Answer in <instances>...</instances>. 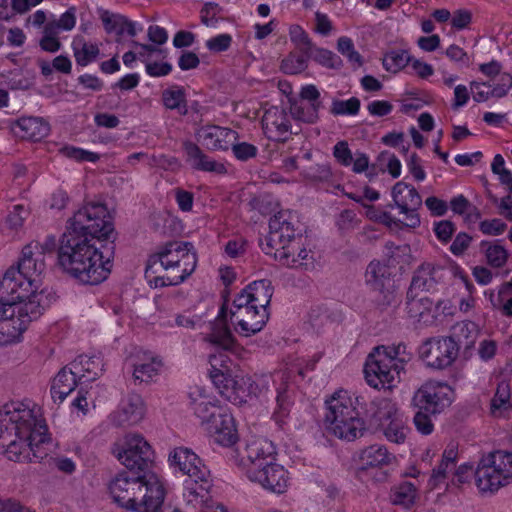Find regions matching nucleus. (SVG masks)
I'll list each match as a JSON object with an SVG mask.
<instances>
[{
	"mask_svg": "<svg viewBox=\"0 0 512 512\" xmlns=\"http://www.w3.org/2000/svg\"><path fill=\"white\" fill-rule=\"evenodd\" d=\"M115 240L114 224L106 205L87 203L67 222L59 240L58 265L80 283L97 285L111 272Z\"/></svg>",
	"mask_w": 512,
	"mask_h": 512,
	"instance_id": "f257e3e1",
	"label": "nucleus"
},
{
	"mask_svg": "<svg viewBox=\"0 0 512 512\" xmlns=\"http://www.w3.org/2000/svg\"><path fill=\"white\" fill-rule=\"evenodd\" d=\"M362 395L352 397L348 391L334 392L325 401L324 426L328 433L345 441H354L367 431L366 419L371 420L374 408Z\"/></svg>",
	"mask_w": 512,
	"mask_h": 512,
	"instance_id": "f03ea898",
	"label": "nucleus"
},
{
	"mask_svg": "<svg viewBox=\"0 0 512 512\" xmlns=\"http://www.w3.org/2000/svg\"><path fill=\"white\" fill-rule=\"evenodd\" d=\"M197 261V253L191 242L169 241L149 257L146 275L156 288L176 286L195 271Z\"/></svg>",
	"mask_w": 512,
	"mask_h": 512,
	"instance_id": "7ed1b4c3",
	"label": "nucleus"
},
{
	"mask_svg": "<svg viewBox=\"0 0 512 512\" xmlns=\"http://www.w3.org/2000/svg\"><path fill=\"white\" fill-rule=\"evenodd\" d=\"M168 463L186 477L183 485L188 501L204 503L211 487V479L210 470L203 460L191 448L178 446L169 452Z\"/></svg>",
	"mask_w": 512,
	"mask_h": 512,
	"instance_id": "20e7f679",
	"label": "nucleus"
},
{
	"mask_svg": "<svg viewBox=\"0 0 512 512\" xmlns=\"http://www.w3.org/2000/svg\"><path fill=\"white\" fill-rule=\"evenodd\" d=\"M29 430L7 440L0 453L14 462H37L44 459L47 451L41 445L48 441L45 421L35 416V425H30Z\"/></svg>",
	"mask_w": 512,
	"mask_h": 512,
	"instance_id": "39448f33",
	"label": "nucleus"
},
{
	"mask_svg": "<svg viewBox=\"0 0 512 512\" xmlns=\"http://www.w3.org/2000/svg\"><path fill=\"white\" fill-rule=\"evenodd\" d=\"M476 486L482 494H493L512 482V453L494 451L483 456L474 472Z\"/></svg>",
	"mask_w": 512,
	"mask_h": 512,
	"instance_id": "423d86ee",
	"label": "nucleus"
},
{
	"mask_svg": "<svg viewBox=\"0 0 512 512\" xmlns=\"http://www.w3.org/2000/svg\"><path fill=\"white\" fill-rule=\"evenodd\" d=\"M405 363L406 359L392 358L384 346L375 347L364 365L365 379L373 388H391L395 381H399Z\"/></svg>",
	"mask_w": 512,
	"mask_h": 512,
	"instance_id": "0eeeda50",
	"label": "nucleus"
},
{
	"mask_svg": "<svg viewBox=\"0 0 512 512\" xmlns=\"http://www.w3.org/2000/svg\"><path fill=\"white\" fill-rule=\"evenodd\" d=\"M370 406L374 408L371 422L378 424L389 442L403 444L410 433V428L397 403L388 398H380L371 401Z\"/></svg>",
	"mask_w": 512,
	"mask_h": 512,
	"instance_id": "6e6552de",
	"label": "nucleus"
},
{
	"mask_svg": "<svg viewBox=\"0 0 512 512\" xmlns=\"http://www.w3.org/2000/svg\"><path fill=\"white\" fill-rule=\"evenodd\" d=\"M269 234L260 241L262 251L271 255L277 248L294 243L297 235H301L302 223L297 212L282 210L269 221Z\"/></svg>",
	"mask_w": 512,
	"mask_h": 512,
	"instance_id": "1a4fd4ad",
	"label": "nucleus"
},
{
	"mask_svg": "<svg viewBox=\"0 0 512 512\" xmlns=\"http://www.w3.org/2000/svg\"><path fill=\"white\" fill-rule=\"evenodd\" d=\"M113 454L131 473L148 476L153 452L141 435H127L123 446L114 448Z\"/></svg>",
	"mask_w": 512,
	"mask_h": 512,
	"instance_id": "9d476101",
	"label": "nucleus"
},
{
	"mask_svg": "<svg viewBox=\"0 0 512 512\" xmlns=\"http://www.w3.org/2000/svg\"><path fill=\"white\" fill-rule=\"evenodd\" d=\"M30 425H35V415L22 403L11 402L0 408V451L11 437L30 431Z\"/></svg>",
	"mask_w": 512,
	"mask_h": 512,
	"instance_id": "9b49d317",
	"label": "nucleus"
},
{
	"mask_svg": "<svg viewBox=\"0 0 512 512\" xmlns=\"http://www.w3.org/2000/svg\"><path fill=\"white\" fill-rule=\"evenodd\" d=\"M146 477L141 474L130 476L128 472L117 474L108 486L114 502L121 507L134 511L137 500L144 491Z\"/></svg>",
	"mask_w": 512,
	"mask_h": 512,
	"instance_id": "f8f14e48",
	"label": "nucleus"
},
{
	"mask_svg": "<svg viewBox=\"0 0 512 512\" xmlns=\"http://www.w3.org/2000/svg\"><path fill=\"white\" fill-rule=\"evenodd\" d=\"M453 390L443 382L429 381L415 393L414 401L419 409L431 415L442 413L452 403Z\"/></svg>",
	"mask_w": 512,
	"mask_h": 512,
	"instance_id": "ddd939ff",
	"label": "nucleus"
},
{
	"mask_svg": "<svg viewBox=\"0 0 512 512\" xmlns=\"http://www.w3.org/2000/svg\"><path fill=\"white\" fill-rule=\"evenodd\" d=\"M419 354L426 366L438 370L450 367L459 356L454 342L447 336L427 339L420 346Z\"/></svg>",
	"mask_w": 512,
	"mask_h": 512,
	"instance_id": "4468645a",
	"label": "nucleus"
},
{
	"mask_svg": "<svg viewBox=\"0 0 512 512\" xmlns=\"http://www.w3.org/2000/svg\"><path fill=\"white\" fill-rule=\"evenodd\" d=\"M394 205L400 213L405 215V227L416 228L420 225V217L417 213L422 205V199L418 191L405 182L399 181L392 188Z\"/></svg>",
	"mask_w": 512,
	"mask_h": 512,
	"instance_id": "2eb2a0df",
	"label": "nucleus"
},
{
	"mask_svg": "<svg viewBox=\"0 0 512 512\" xmlns=\"http://www.w3.org/2000/svg\"><path fill=\"white\" fill-rule=\"evenodd\" d=\"M276 450L271 441L266 438H256L246 444L241 464L246 469L247 476L250 469H262L266 464L275 461Z\"/></svg>",
	"mask_w": 512,
	"mask_h": 512,
	"instance_id": "dca6fc26",
	"label": "nucleus"
},
{
	"mask_svg": "<svg viewBox=\"0 0 512 512\" xmlns=\"http://www.w3.org/2000/svg\"><path fill=\"white\" fill-rule=\"evenodd\" d=\"M33 288L31 282L25 281L17 274L15 267H10L0 279V304L4 306L15 305L19 300L31 296Z\"/></svg>",
	"mask_w": 512,
	"mask_h": 512,
	"instance_id": "f3484780",
	"label": "nucleus"
},
{
	"mask_svg": "<svg viewBox=\"0 0 512 512\" xmlns=\"http://www.w3.org/2000/svg\"><path fill=\"white\" fill-rule=\"evenodd\" d=\"M238 137L235 130L217 125H205L196 132L197 141L210 151H227Z\"/></svg>",
	"mask_w": 512,
	"mask_h": 512,
	"instance_id": "a211bd4d",
	"label": "nucleus"
},
{
	"mask_svg": "<svg viewBox=\"0 0 512 512\" xmlns=\"http://www.w3.org/2000/svg\"><path fill=\"white\" fill-rule=\"evenodd\" d=\"M443 278V270L430 263L421 264L415 271L407 292V298L412 304L419 292H430L437 289Z\"/></svg>",
	"mask_w": 512,
	"mask_h": 512,
	"instance_id": "6ab92c4d",
	"label": "nucleus"
},
{
	"mask_svg": "<svg viewBox=\"0 0 512 512\" xmlns=\"http://www.w3.org/2000/svg\"><path fill=\"white\" fill-rule=\"evenodd\" d=\"M269 319V313L266 309H258L250 306L248 310H240L231 313V323L235 331L244 337L252 336L260 332Z\"/></svg>",
	"mask_w": 512,
	"mask_h": 512,
	"instance_id": "aec40b11",
	"label": "nucleus"
},
{
	"mask_svg": "<svg viewBox=\"0 0 512 512\" xmlns=\"http://www.w3.org/2000/svg\"><path fill=\"white\" fill-rule=\"evenodd\" d=\"M227 304L228 300L225 298L207 340L225 351L238 354L242 347L237 344L227 324Z\"/></svg>",
	"mask_w": 512,
	"mask_h": 512,
	"instance_id": "412c9836",
	"label": "nucleus"
},
{
	"mask_svg": "<svg viewBox=\"0 0 512 512\" xmlns=\"http://www.w3.org/2000/svg\"><path fill=\"white\" fill-rule=\"evenodd\" d=\"M248 478L275 493H283L287 487L288 480L287 471L275 462L266 464L262 469H250Z\"/></svg>",
	"mask_w": 512,
	"mask_h": 512,
	"instance_id": "4be33fe9",
	"label": "nucleus"
},
{
	"mask_svg": "<svg viewBox=\"0 0 512 512\" xmlns=\"http://www.w3.org/2000/svg\"><path fill=\"white\" fill-rule=\"evenodd\" d=\"M479 336V329L472 321H461L454 324L447 338L454 342L458 355L468 360L474 351L475 343Z\"/></svg>",
	"mask_w": 512,
	"mask_h": 512,
	"instance_id": "5701e85b",
	"label": "nucleus"
},
{
	"mask_svg": "<svg viewBox=\"0 0 512 512\" xmlns=\"http://www.w3.org/2000/svg\"><path fill=\"white\" fill-rule=\"evenodd\" d=\"M36 245L27 244L23 247L21 257L17 263L15 270L25 281L31 282V287L36 286L39 276L46 268L45 260L42 256H38V252L34 249Z\"/></svg>",
	"mask_w": 512,
	"mask_h": 512,
	"instance_id": "b1692460",
	"label": "nucleus"
},
{
	"mask_svg": "<svg viewBox=\"0 0 512 512\" xmlns=\"http://www.w3.org/2000/svg\"><path fill=\"white\" fill-rule=\"evenodd\" d=\"M290 120L282 107L272 106L262 117V128L268 139L285 141L290 130Z\"/></svg>",
	"mask_w": 512,
	"mask_h": 512,
	"instance_id": "393cba45",
	"label": "nucleus"
},
{
	"mask_svg": "<svg viewBox=\"0 0 512 512\" xmlns=\"http://www.w3.org/2000/svg\"><path fill=\"white\" fill-rule=\"evenodd\" d=\"M206 430L213 437L214 441L221 446L231 447L238 441L234 418L225 411L220 415L214 416V421L206 427Z\"/></svg>",
	"mask_w": 512,
	"mask_h": 512,
	"instance_id": "a878e982",
	"label": "nucleus"
},
{
	"mask_svg": "<svg viewBox=\"0 0 512 512\" xmlns=\"http://www.w3.org/2000/svg\"><path fill=\"white\" fill-rule=\"evenodd\" d=\"M77 363H70L68 367L62 368L51 385V396L56 402L57 400L61 403L64 399L76 388L78 383H82L79 380V368Z\"/></svg>",
	"mask_w": 512,
	"mask_h": 512,
	"instance_id": "bb28decb",
	"label": "nucleus"
},
{
	"mask_svg": "<svg viewBox=\"0 0 512 512\" xmlns=\"http://www.w3.org/2000/svg\"><path fill=\"white\" fill-rule=\"evenodd\" d=\"M183 148L187 156V162L190 163L193 169L216 174H225L227 172V168L223 163L209 157L197 144L186 141L183 144Z\"/></svg>",
	"mask_w": 512,
	"mask_h": 512,
	"instance_id": "cd10ccee",
	"label": "nucleus"
},
{
	"mask_svg": "<svg viewBox=\"0 0 512 512\" xmlns=\"http://www.w3.org/2000/svg\"><path fill=\"white\" fill-rule=\"evenodd\" d=\"M145 414L144 401L138 394H130L122 401L118 412L113 415V422L118 426L134 425L140 422Z\"/></svg>",
	"mask_w": 512,
	"mask_h": 512,
	"instance_id": "c85d7f7f",
	"label": "nucleus"
},
{
	"mask_svg": "<svg viewBox=\"0 0 512 512\" xmlns=\"http://www.w3.org/2000/svg\"><path fill=\"white\" fill-rule=\"evenodd\" d=\"M151 476L145 479V488L135 505L136 512H161L165 497L163 486Z\"/></svg>",
	"mask_w": 512,
	"mask_h": 512,
	"instance_id": "c756f323",
	"label": "nucleus"
},
{
	"mask_svg": "<svg viewBox=\"0 0 512 512\" xmlns=\"http://www.w3.org/2000/svg\"><path fill=\"white\" fill-rule=\"evenodd\" d=\"M223 357V354L210 356V378L220 394L229 397V391L236 389L237 381L229 373L228 367L224 365Z\"/></svg>",
	"mask_w": 512,
	"mask_h": 512,
	"instance_id": "7c9ffc66",
	"label": "nucleus"
},
{
	"mask_svg": "<svg viewBox=\"0 0 512 512\" xmlns=\"http://www.w3.org/2000/svg\"><path fill=\"white\" fill-rule=\"evenodd\" d=\"M297 249V257H294L295 242L280 246L277 248L276 252H273L270 256H273L275 260L284 266L308 269V267L313 264L312 261H309L312 260L310 251L306 248H300L299 245H297Z\"/></svg>",
	"mask_w": 512,
	"mask_h": 512,
	"instance_id": "2f4dec72",
	"label": "nucleus"
},
{
	"mask_svg": "<svg viewBox=\"0 0 512 512\" xmlns=\"http://www.w3.org/2000/svg\"><path fill=\"white\" fill-rule=\"evenodd\" d=\"M15 133L27 140L40 141L49 133V125L37 117H23L15 126Z\"/></svg>",
	"mask_w": 512,
	"mask_h": 512,
	"instance_id": "473e14b6",
	"label": "nucleus"
},
{
	"mask_svg": "<svg viewBox=\"0 0 512 512\" xmlns=\"http://www.w3.org/2000/svg\"><path fill=\"white\" fill-rule=\"evenodd\" d=\"M387 448L383 445L374 444L365 448L360 455L362 466L359 473H363L373 468H382L390 464L393 459Z\"/></svg>",
	"mask_w": 512,
	"mask_h": 512,
	"instance_id": "72a5a7b5",
	"label": "nucleus"
},
{
	"mask_svg": "<svg viewBox=\"0 0 512 512\" xmlns=\"http://www.w3.org/2000/svg\"><path fill=\"white\" fill-rule=\"evenodd\" d=\"M100 18L107 33H115L117 36L127 33L131 37L137 34L136 23L126 16L105 10L101 13Z\"/></svg>",
	"mask_w": 512,
	"mask_h": 512,
	"instance_id": "f704fd0d",
	"label": "nucleus"
},
{
	"mask_svg": "<svg viewBox=\"0 0 512 512\" xmlns=\"http://www.w3.org/2000/svg\"><path fill=\"white\" fill-rule=\"evenodd\" d=\"M73 56L76 64L86 67L96 61L100 55L98 43L87 42L82 35H76L72 41Z\"/></svg>",
	"mask_w": 512,
	"mask_h": 512,
	"instance_id": "c9c22d12",
	"label": "nucleus"
},
{
	"mask_svg": "<svg viewBox=\"0 0 512 512\" xmlns=\"http://www.w3.org/2000/svg\"><path fill=\"white\" fill-rule=\"evenodd\" d=\"M365 283L373 291L384 292L386 283L390 281L388 265L379 260H372L365 271Z\"/></svg>",
	"mask_w": 512,
	"mask_h": 512,
	"instance_id": "e433bc0d",
	"label": "nucleus"
},
{
	"mask_svg": "<svg viewBox=\"0 0 512 512\" xmlns=\"http://www.w3.org/2000/svg\"><path fill=\"white\" fill-rule=\"evenodd\" d=\"M36 286L33 287L31 296L26 297L24 300H19L13 305L16 314L21 318L22 323L28 326V324L40 317L43 311V307L40 304L38 295L36 294Z\"/></svg>",
	"mask_w": 512,
	"mask_h": 512,
	"instance_id": "4c0bfd02",
	"label": "nucleus"
},
{
	"mask_svg": "<svg viewBox=\"0 0 512 512\" xmlns=\"http://www.w3.org/2000/svg\"><path fill=\"white\" fill-rule=\"evenodd\" d=\"M71 363H77L79 368V380L92 382L96 380L103 371V364L100 357L80 355Z\"/></svg>",
	"mask_w": 512,
	"mask_h": 512,
	"instance_id": "58836bf2",
	"label": "nucleus"
},
{
	"mask_svg": "<svg viewBox=\"0 0 512 512\" xmlns=\"http://www.w3.org/2000/svg\"><path fill=\"white\" fill-rule=\"evenodd\" d=\"M417 498V487L414 483L403 481L394 485L390 491V500L394 505L410 508Z\"/></svg>",
	"mask_w": 512,
	"mask_h": 512,
	"instance_id": "ea45409f",
	"label": "nucleus"
},
{
	"mask_svg": "<svg viewBox=\"0 0 512 512\" xmlns=\"http://www.w3.org/2000/svg\"><path fill=\"white\" fill-rule=\"evenodd\" d=\"M246 291L250 294L253 307L267 310L272 297L270 281H254L246 287Z\"/></svg>",
	"mask_w": 512,
	"mask_h": 512,
	"instance_id": "a19ab883",
	"label": "nucleus"
},
{
	"mask_svg": "<svg viewBox=\"0 0 512 512\" xmlns=\"http://www.w3.org/2000/svg\"><path fill=\"white\" fill-rule=\"evenodd\" d=\"M133 378L139 382H149L159 374L162 360L156 356H147L142 362L134 363Z\"/></svg>",
	"mask_w": 512,
	"mask_h": 512,
	"instance_id": "79ce46f5",
	"label": "nucleus"
},
{
	"mask_svg": "<svg viewBox=\"0 0 512 512\" xmlns=\"http://www.w3.org/2000/svg\"><path fill=\"white\" fill-rule=\"evenodd\" d=\"M27 329L16 313L0 322V343L13 342Z\"/></svg>",
	"mask_w": 512,
	"mask_h": 512,
	"instance_id": "37998d69",
	"label": "nucleus"
},
{
	"mask_svg": "<svg viewBox=\"0 0 512 512\" xmlns=\"http://www.w3.org/2000/svg\"><path fill=\"white\" fill-rule=\"evenodd\" d=\"M480 247L490 266L500 268L506 264L508 252L498 242L482 241Z\"/></svg>",
	"mask_w": 512,
	"mask_h": 512,
	"instance_id": "c03bdc74",
	"label": "nucleus"
},
{
	"mask_svg": "<svg viewBox=\"0 0 512 512\" xmlns=\"http://www.w3.org/2000/svg\"><path fill=\"white\" fill-rule=\"evenodd\" d=\"M412 57L406 50H393L383 58V67L392 73H397L411 63Z\"/></svg>",
	"mask_w": 512,
	"mask_h": 512,
	"instance_id": "a18cd8bd",
	"label": "nucleus"
},
{
	"mask_svg": "<svg viewBox=\"0 0 512 512\" xmlns=\"http://www.w3.org/2000/svg\"><path fill=\"white\" fill-rule=\"evenodd\" d=\"M309 57L307 53L297 54L290 52L281 62V70L285 74L295 75L303 72L308 67Z\"/></svg>",
	"mask_w": 512,
	"mask_h": 512,
	"instance_id": "49530a36",
	"label": "nucleus"
},
{
	"mask_svg": "<svg viewBox=\"0 0 512 512\" xmlns=\"http://www.w3.org/2000/svg\"><path fill=\"white\" fill-rule=\"evenodd\" d=\"M319 110L320 108L309 105L302 101L300 103H294L290 107V112L296 120L308 124H313L318 121Z\"/></svg>",
	"mask_w": 512,
	"mask_h": 512,
	"instance_id": "de8ad7c7",
	"label": "nucleus"
},
{
	"mask_svg": "<svg viewBox=\"0 0 512 512\" xmlns=\"http://www.w3.org/2000/svg\"><path fill=\"white\" fill-rule=\"evenodd\" d=\"M361 102L357 97L348 100L333 99L330 106V113L333 116L357 115L360 111Z\"/></svg>",
	"mask_w": 512,
	"mask_h": 512,
	"instance_id": "09e8293b",
	"label": "nucleus"
},
{
	"mask_svg": "<svg viewBox=\"0 0 512 512\" xmlns=\"http://www.w3.org/2000/svg\"><path fill=\"white\" fill-rule=\"evenodd\" d=\"M162 100L166 108L177 109L181 115L187 114L185 93L183 89H167L162 93Z\"/></svg>",
	"mask_w": 512,
	"mask_h": 512,
	"instance_id": "8fccbe9b",
	"label": "nucleus"
},
{
	"mask_svg": "<svg viewBox=\"0 0 512 512\" xmlns=\"http://www.w3.org/2000/svg\"><path fill=\"white\" fill-rule=\"evenodd\" d=\"M193 409L194 413L201 419L202 424L206 427L214 421V416L220 415L223 412L219 407L212 405L204 398L195 400L193 402Z\"/></svg>",
	"mask_w": 512,
	"mask_h": 512,
	"instance_id": "3c124183",
	"label": "nucleus"
},
{
	"mask_svg": "<svg viewBox=\"0 0 512 512\" xmlns=\"http://www.w3.org/2000/svg\"><path fill=\"white\" fill-rule=\"evenodd\" d=\"M309 59H313L315 62L327 68H338L341 65V59L334 54L332 51L315 47L307 53Z\"/></svg>",
	"mask_w": 512,
	"mask_h": 512,
	"instance_id": "603ef678",
	"label": "nucleus"
},
{
	"mask_svg": "<svg viewBox=\"0 0 512 512\" xmlns=\"http://www.w3.org/2000/svg\"><path fill=\"white\" fill-rule=\"evenodd\" d=\"M289 37L295 48L301 53H309L313 48V42L300 25L294 24L290 26Z\"/></svg>",
	"mask_w": 512,
	"mask_h": 512,
	"instance_id": "864d4df0",
	"label": "nucleus"
},
{
	"mask_svg": "<svg viewBox=\"0 0 512 512\" xmlns=\"http://www.w3.org/2000/svg\"><path fill=\"white\" fill-rule=\"evenodd\" d=\"M510 386L506 381H500L497 385L496 392L491 399V412L493 414L498 410L507 409L509 407Z\"/></svg>",
	"mask_w": 512,
	"mask_h": 512,
	"instance_id": "5fc2aeb1",
	"label": "nucleus"
},
{
	"mask_svg": "<svg viewBox=\"0 0 512 512\" xmlns=\"http://www.w3.org/2000/svg\"><path fill=\"white\" fill-rule=\"evenodd\" d=\"M230 148L234 157L243 162L255 158L258 154V148L248 142H237V140H234Z\"/></svg>",
	"mask_w": 512,
	"mask_h": 512,
	"instance_id": "6e6d98bb",
	"label": "nucleus"
},
{
	"mask_svg": "<svg viewBox=\"0 0 512 512\" xmlns=\"http://www.w3.org/2000/svg\"><path fill=\"white\" fill-rule=\"evenodd\" d=\"M512 87V75L510 73H502L499 75L497 83H488L490 94L495 98H502L506 96Z\"/></svg>",
	"mask_w": 512,
	"mask_h": 512,
	"instance_id": "4d7b16f0",
	"label": "nucleus"
},
{
	"mask_svg": "<svg viewBox=\"0 0 512 512\" xmlns=\"http://www.w3.org/2000/svg\"><path fill=\"white\" fill-rule=\"evenodd\" d=\"M61 152L64 156L74 159L76 161H88V162H96L99 160V155L97 153L87 151L81 148L66 146L61 149Z\"/></svg>",
	"mask_w": 512,
	"mask_h": 512,
	"instance_id": "13d9d810",
	"label": "nucleus"
},
{
	"mask_svg": "<svg viewBox=\"0 0 512 512\" xmlns=\"http://www.w3.org/2000/svg\"><path fill=\"white\" fill-rule=\"evenodd\" d=\"M413 423L416 430L422 435H430L434 430L431 414L424 410L419 409V411L415 413Z\"/></svg>",
	"mask_w": 512,
	"mask_h": 512,
	"instance_id": "bf43d9fd",
	"label": "nucleus"
},
{
	"mask_svg": "<svg viewBox=\"0 0 512 512\" xmlns=\"http://www.w3.org/2000/svg\"><path fill=\"white\" fill-rule=\"evenodd\" d=\"M305 176L314 182H327L331 179L332 172L327 163H322L309 167L305 172Z\"/></svg>",
	"mask_w": 512,
	"mask_h": 512,
	"instance_id": "052dcab7",
	"label": "nucleus"
},
{
	"mask_svg": "<svg viewBox=\"0 0 512 512\" xmlns=\"http://www.w3.org/2000/svg\"><path fill=\"white\" fill-rule=\"evenodd\" d=\"M299 96L302 102L305 101V103L317 108L322 107L320 92L318 88L313 84L303 86L300 90Z\"/></svg>",
	"mask_w": 512,
	"mask_h": 512,
	"instance_id": "680f3d73",
	"label": "nucleus"
},
{
	"mask_svg": "<svg viewBox=\"0 0 512 512\" xmlns=\"http://www.w3.org/2000/svg\"><path fill=\"white\" fill-rule=\"evenodd\" d=\"M434 232L439 241L447 243L451 240L456 230L454 223L450 220H441L434 224Z\"/></svg>",
	"mask_w": 512,
	"mask_h": 512,
	"instance_id": "e2e57ef3",
	"label": "nucleus"
},
{
	"mask_svg": "<svg viewBox=\"0 0 512 512\" xmlns=\"http://www.w3.org/2000/svg\"><path fill=\"white\" fill-rule=\"evenodd\" d=\"M507 228V225L498 218L491 220L481 221L479 224V229L483 234L486 235H501Z\"/></svg>",
	"mask_w": 512,
	"mask_h": 512,
	"instance_id": "0e129e2a",
	"label": "nucleus"
},
{
	"mask_svg": "<svg viewBox=\"0 0 512 512\" xmlns=\"http://www.w3.org/2000/svg\"><path fill=\"white\" fill-rule=\"evenodd\" d=\"M232 43V37L229 34H220L206 41V47L212 52H224L228 50Z\"/></svg>",
	"mask_w": 512,
	"mask_h": 512,
	"instance_id": "69168bd1",
	"label": "nucleus"
},
{
	"mask_svg": "<svg viewBox=\"0 0 512 512\" xmlns=\"http://www.w3.org/2000/svg\"><path fill=\"white\" fill-rule=\"evenodd\" d=\"M220 12L221 7L217 3H206L201 9V22L206 26H214L217 23L216 16Z\"/></svg>",
	"mask_w": 512,
	"mask_h": 512,
	"instance_id": "338daca9",
	"label": "nucleus"
},
{
	"mask_svg": "<svg viewBox=\"0 0 512 512\" xmlns=\"http://www.w3.org/2000/svg\"><path fill=\"white\" fill-rule=\"evenodd\" d=\"M0 512H33L15 498H6L0 501Z\"/></svg>",
	"mask_w": 512,
	"mask_h": 512,
	"instance_id": "774afa93",
	"label": "nucleus"
}]
</instances>
